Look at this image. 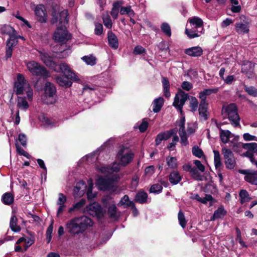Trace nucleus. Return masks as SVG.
I'll return each instance as SVG.
<instances>
[{"label":"nucleus","mask_w":257,"mask_h":257,"mask_svg":"<svg viewBox=\"0 0 257 257\" xmlns=\"http://www.w3.org/2000/svg\"><path fill=\"white\" fill-rule=\"evenodd\" d=\"M203 22L197 17L190 18L185 29V34L188 38L192 39L200 37L203 33Z\"/></svg>","instance_id":"f257e3e1"},{"label":"nucleus","mask_w":257,"mask_h":257,"mask_svg":"<svg viewBox=\"0 0 257 257\" xmlns=\"http://www.w3.org/2000/svg\"><path fill=\"white\" fill-rule=\"evenodd\" d=\"M107 39L109 46L114 49H116L118 47V41L116 35L111 31H108L107 33Z\"/></svg>","instance_id":"393cba45"},{"label":"nucleus","mask_w":257,"mask_h":257,"mask_svg":"<svg viewBox=\"0 0 257 257\" xmlns=\"http://www.w3.org/2000/svg\"><path fill=\"white\" fill-rule=\"evenodd\" d=\"M26 65L29 72L34 76L44 77L50 76L49 72L43 66L35 61L26 62Z\"/></svg>","instance_id":"20e7f679"},{"label":"nucleus","mask_w":257,"mask_h":257,"mask_svg":"<svg viewBox=\"0 0 257 257\" xmlns=\"http://www.w3.org/2000/svg\"><path fill=\"white\" fill-rule=\"evenodd\" d=\"M82 59L86 63L87 65L91 66L94 65L96 63L95 57L92 56H85L82 58Z\"/></svg>","instance_id":"09e8293b"},{"label":"nucleus","mask_w":257,"mask_h":257,"mask_svg":"<svg viewBox=\"0 0 257 257\" xmlns=\"http://www.w3.org/2000/svg\"><path fill=\"white\" fill-rule=\"evenodd\" d=\"M17 151L18 153L21 155L26 157L27 158L29 159L31 156L26 151H25L21 147L16 144Z\"/></svg>","instance_id":"774afa93"},{"label":"nucleus","mask_w":257,"mask_h":257,"mask_svg":"<svg viewBox=\"0 0 257 257\" xmlns=\"http://www.w3.org/2000/svg\"><path fill=\"white\" fill-rule=\"evenodd\" d=\"M222 111L225 113L231 122L232 125L234 127L239 125L240 118L237 112V107L235 104L231 103L226 107H224Z\"/></svg>","instance_id":"39448f33"},{"label":"nucleus","mask_w":257,"mask_h":257,"mask_svg":"<svg viewBox=\"0 0 257 257\" xmlns=\"http://www.w3.org/2000/svg\"><path fill=\"white\" fill-rule=\"evenodd\" d=\"M88 189L87 191V196L88 200H92L94 199L96 196V192H92V188H93V182L91 179H90L88 181Z\"/></svg>","instance_id":"c9c22d12"},{"label":"nucleus","mask_w":257,"mask_h":257,"mask_svg":"<svg viewBox=\"0 0 257 257\" xmlns=\"http://www.w3.org/2000/svg\"><path fill=\"white\" fill-rule=\"evenodd\" d=\"M44 93L41 97L42 101L47 104H54L57 101L56 89L54 85L47 82L44 86Z\"/></svg>","instance_id":"7ed1b4c3"},{"label":"nucleus","mask_w":257,"mask_h":257,"mask_svg":"<svg viewBox=\"0 0 257 257\" xmlns=\"http://www.w3.org/2000/svg\"><path fill=\"white\" fill-rule=\"evenodd\" d=\"M30 87V84L22 74L17 75V81L15 83L14 89L17 94H21Z\"/></svg>","instance_id":"1a4fd4ad"},{"label":"nucleus","mask_w":257,"mask_h":257,"mask_svg":"<svg viewBox=\"0 0 257 257\" xmlns=\"http://www.w3.org/2000/svg\"><path fill=\"white\" fill-rule=\"evenodd\" d=\"M226 213L223 207H219L215 211L213 216L211 217L210 220L213 221L216 219L223 217Z\"/></svg>","instance_id":"e433bc0d"},{"label":"nucleus","mask_w":257,"mask_h":257,"mask_svg":"<svg viewBox=\"0 0 257 257\" xmlns=\"http://www.w3.org/2000/svg\"><path fill=\"white\" fill-rule=\"evenodd\" d=\"M57 82L59 85L65 86L66 87H70L72 85L70 78L68 77V75H60L56 77Z\"/></svg>","instance_id":"4be33fe9"},{"label":"nucleus","mask_w":257,"mask_h":257,"mask_svg":"<svg viewBox=\"0 0 257 257\" xmlns=\"http://www.w3.org/2000/svg\"><path fill=\"white\" fill-rule=\"evenodd\" d=\"M77 221L79 224L82 233L84 232L87 227L91 226L93 224L92 220L86 216H82L80 217H76Z\"/></svg>","instance_id":"a211bd4d"},{"label":"nucleus","mask_w":257,"mask_h":257,"mask_svg":"<svg viewBox=\"0 0 257 257\" xmlns=\"http://www.w3.org/2000/svg\"><path fill=\"white\" fill-rule=\"evenodd\" d=\"M239 195L240 199V203L242 204L248 202L251 199L248 193L245 190H241Z\"/></svg>","instance_id":"58836bf2"},{"label":"nucleus","mask_w":257,"mask_h":257,"mask_svg":"<svg viewBox=\"0 0 257 257\" xmlns=\"http://www.w3.org/2000/svg\"><path fill=\"white\" fill-rule=\"evenodd\" d=\"M134 203L133 201H131L129 200V197L127 195H125L123 198L120 200L118 205H125V207H131L133 205Z\"/></svg>","instance_id":"8fccbe9b"},{"label":"nucleus","mask_w":257,"mask_h":257,"mask_svg":"<svg viewBox=\"0 0 257 257\" xmlns=\"http://www.w3.org/2000/svg\"><path fill=\"white\" fill-rule=\"evenodd\" d=\"M18 219L15 215L12 216L10 222V227L12 230L15 232L21 231V227L17 224Z\"/></svg>","instance_id":"7c9ffc66"},{"label":"nucleus","mask_w":257,"mask_h":257,"mask_svg":"<svg viewBox=\"0 0 257 257\" xmlns=\"http://www.w3.org/2000/svg\"><path fill=\"white\" fill-rule=\"evenodd\" d=\"M208 103L200 102L198 110L201 120H205L208 118Z\"/></svg>","instance_id":"a878e982"},{"label":"nucleus","mask_w":257,"mask_h":257,"mask_svg":"<svg viewBox=\"0 0 257 257\" xmlns=\"http://www.w3.org/2000/svg\"><path fill=\"white\" fill-rule=\"evenodd\" d=\"M161 29L166 36L168 37H170L171 36V28L168 23H162L161 26Z\"/></svg>","instance_id":"49530a36"},{"label":"nucleus","mask_w":257,"mask_h":257,"mask_svg":"<svg viewBox=\"0 0 257 257\" xmlns=\"http://www.w3.org/2000/svg\"><path fill=\"white\" fill-rule=\"evenodd\" d=\"M185 117L182 116L180 120L177 121V125L179 127V131H185Z\"/></svg>","instance_id":"338daca9"},{"label":"nucleus","mask_w":257,"mask_h":257,"mask_svg":"<svg viewBox=\"0 0 257 257\" xmlns=\"http://www.w3.org/2000/svg\"><path fill=\"white\" fill-rule=\"evenodd\" d=\"M41 60L46 65L49 67H52L55 65L53 60V57H51L46 51L45 50H38V51Z\"/></svg>","instance_id":"6ab92c4d"},{"label":"nucleus","mask_w":257,"mask_h":257,"mask_svg":"<svg viewBox=\"0 0 257 257\" xmlns=\"http://www.w3.org/2000/svg\"><path fill=\"white\" fill-rule=\"evenodd\" d=\"M231 4L233 5L231 7V10L233 13H238L241 10V7L238 5V2L237 0H230Z\"/></svg>","instance_id":"13d9d810"},{"label":"nucleus","mask_w":257,"mask_h":257,"mask_svg":"<svg viewBox=\"0 0 257 257\" xmlns=\"http://www.w3.org/2000/svg\"><path fill=\"white\" fill-rule=\"evenodd\" d=\"M213 152L214 153V163L216 168H218L221 165L220 153L216 150H213Z\"/></svg>","instance_id":"37998d69"},{"label":"nucleus","mask_w":257,"mask_h":257,"mask_svg":"<svg viewBox=\"0 0 257 257\" xmlns=\"http://www.w3.org/2000/svg\"><path fill=\"white\" fill-rule=\"evenodd\" d=\"M239 173L245 175L244 180L247 182L257 186V171L249 169L239 170Z\"/></svg>","instance_id":"ddd939ff"},{"label":"nucleus","mask_w":257,"mask_h":257,"mask_svg":"<svg viewBox=\"0 0 257 257\" xmlns=\"http://www.w3.org/2000/svg\"><path fill=\"white\" fill-rule=\"evenodd\" d=\"M179 137L176 135L173 137L172 142L170 143L167 146V148L169 150H174L177 142H179Z\"/></svg>","instance_id":"e2e57ef3"},{"label":"nucleus","mask_w":257,"mask_h":257,"mask_svg":"<svg viewBox=\"0 0 257 257\" xmlns=\"http://www.w3.org/2000/svg\"><path fill=\"white\" fill-rule=\"evenodd\" d=\"M123 4V1H116L112 5V8L110 12V15L113 19H116L118 18L119 10L120 6Z\"/></svg>","instance_id":"bb28decb"},{"label":"nucleus","mask_w":257,"mask_h":257,"mask_svg":"<svg viewBox=\"0 0 257 257\" xmlns=\"http://www.w3.org/2000/svg\"><path fill=\"white\" fill-rule=\"evenodd\" d=\"M177 132V130L176 128H173L161 133L163 136L164 140H167L170 138H171V136H174V135H176Z\"/></svg>","instance_id":"603ef678"},{"label":"nucleus","mask_w":257,"mask_h":257,"mask_svg":"<svg viewBox=\"0 0 257 257\" xmlns=\"http://www.w3.org/2000/svg\"><path fill=\"white\" fill-rule=\"evenodd\" d=\"M148 194L147 193L144 191H140L136 194L135 200L136 201L142 204L146 202Z\"/></svg>","instance_id":"4c0bfd02"},{"label":"nucleus","mask_w":257,"mask_h":257,"mask_svg":"<svg viewBox=\"0 0 257 257\" xmlns=\"http://www.w3.org/2000/svg\"><path fill=\"white\" fill-rule=\"evenodd\" d=\"M17 44V41H7L6 47V57L10 58L12 55L13 48Z\"/></svg>","instance_id":"473e14b6"},{"label":"nucleus","mask_w":257,"mask_h":257,"mask_svg":"<svg viewBox=\"0 0 257 257\" xmlns=\"http://www.w3.org/2000/svg\"><path fill=\"white\" fill-rule=\"evenodd\" d=\"M231 136H232V134L230 131L221 129L220 130V138L223 143L226 144L228 143Z\"/></svg>","instance_id":"f704fd0d"},{"label":"nucleus","mask_w":257,"mask_h":257,"mask_svg":"<svg viewBox=\"0 0 257 257\" xmlns=\"http://www.w3.org/2000/svg\"><path fill=\"white\" fill-rule=\"evenodd\" d=\"M85 203L86 200L85 199H81L79 201L74 204L72 207L69 208V212L71 213L75 210L79 209L85 205Z\"/></svg>","instance_id":"a18cd8bd"},{"label":"nucleus","mask_w":257,"mask_h":257,"mask_svg":"<svg viewBox=\"0 0 257 257\" xmlns=\"http://www.w3.org/2000/svg\"><path fill=\"white\" fill-rule=\"evenodd\" d=\"M71 35L68 33L64 27H58L53 35V39L55 41L64 44L71 39Z\"/></svg>","instance_id":"0eeeda50"},{"label":"nucleus","mask_w":257,"mask_h":257,"mask_svg":"<svg viewBox=\"0 0 257 257\" xmlns=\"http://www.w3.org/2000/svg\"><path fill=\"white\" fill-rule=\"evenodd\" d=\"M169 180L171 184L176 185L181 181V177L178 172L174 171L170 173Z\"/></svg>","instance_id":"c756f323"},{"label":"nucleus","mask_w":257,"mask_h":257,"mask_svg":"<svg viewBox=\"0 0 257 257\" xmlns=\"http://www.w3.org/2000/svg\"><path fill=\"white\" fill-rule=\"evenodd\" d=\"M67 200L66 196L64 195L63 193H59L58 194V198L57 201V204L58 205H65Z\"/></svg>","instance_id":"0e129e2a"},{"label":"nucleus","mask_w":257,"mask_h":257,"mask_svg":"<svg viewBox=\"0 0 257 257\" xmlns=\"http://www.w3.org/2000/svg\"><path fill=\"white\" fill-rule=\"evenodd\" d=\"M244 90L250 95L257 97V89L255 87L253 86L247 87L245 86Z\"/></svg>","instance_id":"bf43d9fd"},{"label":"nucleus","mask_w":257,"mask_h":257,"mask_svg":"<svg viewBox=\"0 0 257 257\" xmlns=\"http://www.w3.org/2000/svg\"><path fill=\"white\" fill-rule=\"evenodd\" d=\"M179 135L181 139L180 142L183 146H186L188 144V136L185 131H179Z\"/></svg>","instance_id":"864d4df0"},{"label":"nucleus","mask_w":257,"mask_h":257,"mask_svg":"<svg viewBox=\"0 0 257 257\" xmlns=\"http://www.w3.org/2000/svg\"><path fill=\"white\" fill-rule=\"evenodd\" d=\"M235 30L239 34L247 33L249 31L248 24L246 23H243L242 22L236 23L235 24Z\"/></svg>","instance_id":"cd10ccee"},{"label":"nucleus","mask_w":257,"mask_h":257,"mask_svg":"<svg viewBox=\"0 0 257 257\" xmlns=\"http://www.w3.org/2000/svg\"><path fill=\"white\" fill-rule=\"evenodd\" d=\"M189 96L181 89H179L176 94L173 105L178 109L181 113H182V108Z\"/></svg>","instance_id":"9d476101"},{"label":"nucleus","mask_w":257,"mask_h":257,"mask_svg":"<svg viewBox=\"0 0 257 257\" xmlns=\"http://www.w3.org/2000/svg\"><path fill=\"white\" fill-rule=\"evenodd\" d=\"M97 170L102 174H108L111 176L114 174H117L116 173L120 170V164L117 163H113L111 167L104 166L98 165L96 167Z\"/></svg>","instance_id":"f8f14e48"},{"label":"nucleus","mask_w":257,"mask_h":257,"mask_svg":"<svg viewBox=\"0 0 257 257\" xmlns=\"http://www.w3.org/2000/svg\"><path fill=\"white\" fill-rule=\"evenodd\" d=\"M178 219L180 226L184 228L187 223V220L185 219L184 214L181 210L179 211L178 214Z\"/></svg>","instance_id":"3c124183"},{"label":"nucleus","mask_w":257,"mask_h":257,"mask_svg":"<svg viewBox=\"0 0 257 257\" xmlns=\"http://www.w3.org/2000/svg\"><path fill=\"white\" fill-rule=\"evenodd\" d=\"M103 32V26L102 24L98 23L95 24L94 33L96 35H100Z\"/></svg>","instance_id":"69168bd1"},{"label":"nucleus","mask_w":257,"mask_h":257,"mask_svg":"<svg viewBox=\"0 0 257 257\" xmlns=\"http://www.w3.org/2000/svg\"><path fill=\"white\" fill-rule=\"evenodd\" d=\"M105 177L99 176L96 180V185L97 188L102 191H106L111 189L114 185V183L118 181L120 177L118 174H114L111 176L108 174Z\"/></svg>","instance_id":"f03ea898"},{"label":"nucleus","mask_w":257,"mask_h":257,"mask_svg":"<svg viewBox=\"0 0 257 257\" xmlns=\"http://www.w3.org/2000/svg\"><path fill=\"white\" fill-rule=\"evenodd\" d=\"M164 102V100L162 97H159L155 99L152 103L153 111L154 112H159L163 106Z\"/></svg>","instance_id":"c85d7f7f"},{"label":"nucleus","mask_w":257,"mask_h":257,"mask_svg":"<svg viewBox=\"0 0 257 257\" xmlns=\"http://www.w3.org/2000/svg\"><path fill=\"white\" fill-rule=\"evenodd\" d=\"M198 106V102L197 99L194 97H191L190 107L192 111H196Z\"/></svg>","instance_id":"680f3d73"},{"label":"nucleus","mask_w":257,"mask_h":257,"mask_svg":"<svg viewBox=\"0 0 257 257\" xmlns=\"http://www.w3.org/2000/svg\"><path fill=\"white\" fill-rule=\"evenodd\" d=\"M163 187L160 184H156L151 186L150 192L153 193H159L162 190Z\"/></svg>","instance_id":"4d7b16f0"},{"label":"nucleus","mask_w":257,"mask_h":257,"mask_svg":"<svg viewBox=\"0 0 257 257\" xmlns=\"http://www.w3.org/2000/svg\"><path fill=\"white\" fill-rule=\"evenodd\" d=\"M119 12L120 15H126L129 17H134L135 15V13L132 9V7L131 6H128L127 7L120 6Z\"/></svg>","instance_id":"2f4dec72"},{"label":"nucleus","mask_w":257,"mask_h":257,"mask_svg":"<svg viewBox=\"0 0 257 257\" xmlns=\"http://www.w3.org/2000/svg\"><path fill=\"white\" fill-rule=\"evenodd\" d=\"M52 17V23L53 24H56L58 27H64L68 23V12L66 10H64L59 13L54 12Z\"/></svg>","instance_id":"423d86ee"},{"label":"nucleus","mask_w":257,"mask_h":257,"mask_svg":"<svg viewBox=\"0 0 257 257\" xmlns=\"http://www.w3.org/2000/svg\"><path fill=\"white\" fill-rule=\"evenodd\" d=\"M2 32L9 35V39L7 41H16L17 34L16 30L9 25L4 26L2 28Z\"/></svg>","instance_id":"5701e85b"},{"label":"nucleus","mask_w":257,"mask_h":257,"mask_svg":"<svg viewBox=\"0 0 257 257\" xmlns=\"http://www.w3.org/2000/svg\"><path fill=\"white\" fill-rule=\"evenodd\" d=\"M218 88L212 89H206L201 91L199 94V97L200 99L201 102L207 103L206 101L207 96L213 93H216L218 91Z\"/></svg>","instance_id":"b1692460"},{"label":"nucleus","mask_w":257,"mask_h":257,"mask_svg":"<svg viewBox=\"0 0 257 257\" xmlns=\"http://www.w3.org/2000/svg\"><path fill=\"white\" fill-rule=\"evenodd\" d=\"M134 154L126 148H122L118 151L117 157L120 161V164L123 166H126L130 163L134 158Z\"/></svg>","instance_id":"6e6552de"},{"label":"nucleus","mask_w":257,"mask_h":257,"mask_svg":"<svg viewBox=\"0 0 257 257\" xmlns=\"http://www.w3.org/2000/svg\"><path fill=\"white\" fill-rule=\"evenodd\" d=\"M2 200L4 204L6 205H10L14 202V197L11 193H5L2 196Z\"/></svg>","instance_id":"72a5a7b5"},{"label":"nucleus","mask_w":257,"mask_h":257,"mask_svg":"<svg viewBox=\"0 0 257 257\" xmlns=\"http://www.w3.org/2000/svg\"><path fill=\"white\" fill-rule=\"evenodd\" d=\"M86 188V185L83 181L78 182L74 189V197L75 198L82 196Z\"/></svg>","instance_id":"aec40b11"},{"label":"nucleus","mask_w":257,"mask_h":257,"mask_svg":"<svg viewBox=\"0 0 257 257\" xmlns=\"http://www.w3.org/2000/svg\"><path fill=\"white\" fill-rule=\"evenodd\" d=\"M167 164L168 166L172 168H176L178 166L177 159L173 157H168L166 158Z\"/></svg>","instance_id":"c03bdc74"},{"label":"nucleus","mask_w":257,"mask_h":257,"mask_svg":"<svg viewBox=\"0 0 257 257\" xmlns=\"http://www.w3.org/2000/svg\"><path fill=\"white\" fill-rule=\"evenodd\" d=\"M61 71L64 75H68V77L74 81L78 80V77L76 74L72 70L70 66L65 63H61L59 65Z\"/></svg>","instance_id":"f3484780"},{"label":"nucleus","mask_w":257,"mask_h":257,"mask_svg":"<svg viewBox=\"0 0 257 257\" xmlns=\"http://www.w3.org/2000/svg\"><path fill=\"white\" fill-rule=\"evenodd\" d=\"M189 173L194 179L197 181H202L203 180V176L200 175V173L195 168H193Z\"/></svg>","instance_id":"de8ad7c7"},{"label":"nucleus","mask_w":257,"mask_h":257,"mask_svg":"<svg viewBox=\"0 0 257 257\" xmlns=\"http://www.w3.org/2000/svg\"><path fill=\"white\" fill-rule=\"evenodd\" d=\"M86 211L90 215H96L98 217L102 216L103 214V209L97 203H93L87 206Z\"/></svg>","instance_id":"dca6fc26"},{"label":"nucleus","mask_w":257,"mask_h":257,"mask_svg":"<svg viewBox=\"0 0 257 257\" xmlns=\"http://www.w3.org/2000/svg\"><path fill=\"white\" fill-rule=\"evenodd\" d=\"M103 23L105 27L111 29L112 26V22L108 14L106 13L102 15Z\"/></svg>","instance_id":"ea45409f"},{"label":"nucleus","mask_w":257,"mask_h":257,"mask_svg":"<svg viewBox=\"0 0 257 257\" xmlns=\"http://www.w3.org/2000/svg\"><path fill=\"white\" fill-rule=\"evenodd\" d=\"M17 106L19 108L24 110H26L29 107L28 103L25 98L22 97H19L18 98Z\"/></svg>","instance_id":"a19ab883"},{"label":"nucleus","mask_w":257,"mask_h":257,"mask_svg":"<svg viewBox=\"0 0 257 257\" xmlns=\"http://www.w3.org/2000/svg\"><path fill=\"white\" fill-rule=\"evenodd\" d=\"M253 65L249 61L246 62L242 66V71L244 73H247L248 71H252L253 70Z\"/></svg>","instance_id":"5fc2aeb1"},{"label":"nucleus","mask_w":257,"mask_h":257,"mask_svg":"<svg viewBox=\"0 0 257 257\" xmlns=\"http://www.w3.org/2000/svg\"><path fill=\"white\" fill-rule=\"evenodd\" d=\"M184 53L191 57H199L203 54V50L200 46L192 47L184 50Z\"/></svg>","instance_id":"412c9836"},{"label":"nucleus","mask_w":257,"mask_h":257,"mask_svg":"<svg viewBox=\"0 0 257 257\" xmlns=\"http://www.w3.org/2000/svg\"><path fill=\"white\" fill-rule=\"evenodd\" d=\"M243 148L245 149L248 150L249 152H251L253 153H257V143H246L243 144Z\"/></svg>","instance_id":"79ce46f5"},{"label":"nucleus","mask_w":257,"mask_h":257,"mask_svg":"<svg viewBox=\"0 0 257 257\" xmlns=\"http://www.w3.org/2000/svg\"><path fill=\"white\" fill-rule=\"evenodd\" d=\"M35 14L37 20L41 22L45 23L47 19V15L45 6L43 5H38L34 9Z\"/></svg>","instance_id":"4468645a"},{"label":"nucleus","mask_w":257,"mask_h":257,"mask_svg":"<svg viewBox=\"0 0 257 257\" xmlns=\"http://www.w3.org/2000/svg\"><path fill=\"white\" fill-rule=\"evenodd\" d=\"M192 151L193 155L199 158H201L204 155L203 152L198 146L193 147Z\"/></svg>","instance_id":"6e6d98bb"},{"label":"nucleus","mask_w":257,"mask_h":257,"mask_svg":"<svg viewBox=\"0 0 257 257\" xmlns=\"http://www.w3.org/2000/svg\"><path fill=\"white\" fill-rule=\"evenodd\" d=\"M66 228L68 231L71 234H78L82 233L76 217L70 220L66 223Z\"/></svg>","instance_id":"2eb2a0df"},{"label":"nucleus","mask_w":257,"mask_h":257,"mask_svg":"<svg viewBox=\"0 0 257 257\" xmlns=\"http://www.w3.org/2000/svg\"><path fill=\"white\" fill-rule=\"evenodd\" d=\"M108 212L110 215V217L112 218H115L117 217V213H116V207L115 205L112 204L109 206L108 209Z\"/></svg>","instance_id":"052dcab7"},{"label":"nucleus","mask_w":257,"mask_h":257,"mask_svg":"<svg viewBox=\"0 0 257 257\" xmlns=\"http://www.w3.org/2000/svg\"><path fill=\"white\" fill-rule=\"evenodd\" d=\"M222 153L225 160L226 168L229 169H233L235 166L236 162L232 152L229 149L223 148Z\"/></svg>","instance_id":"9b49d317"}]
</instances>
